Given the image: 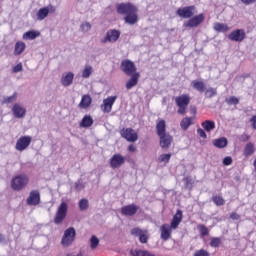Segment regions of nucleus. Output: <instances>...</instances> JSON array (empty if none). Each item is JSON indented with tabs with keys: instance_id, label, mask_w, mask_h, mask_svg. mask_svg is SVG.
<instances>
[{
	"instance_id": "nucleus-57",
	"label": "nucleus",
	"mask_w": 256,
	"mask_h": 256,
	"mask_svg": "<svg viewBox=\"0 0 256 256\" xmlns=\"http://www.w3.org/2000/svg\"><path fill=\"white\" fill-rule=\"evenodd\" d=\"M192 115H197V107L193 106L190 108Z\"/></svg>"
},
{
	"instance_id": "nucleus-5",
	"label": "nucleus",
	"mask_w": 256,
	"mask_h": 256,
	"mask_svg": "<svg viewBox=\"0 0 256 256\" xmlns=\"http://www.w3.org/2000/svg\"><path fill=\"white\" fill-rule=\"evenodd\" d=\"M69 207L67 205V202H61L60 206L58 207L55 217H54V223L55 225H61L63 221H65L67 217V211Z\"/></svg>"
},
{
	"instance_id": "nucleus-46",
	"label": "nucleus",
	"mask_w": 256,
	"mask_h": 256,
	"mask_svg": "<svg viewBox=\"0 0 256 256\" xmlns=\"http://www.w3.org/2000/svg\"><path fill=\"white\" fill-rule=\"evenodd\" d=\"M193 256H211V254L208 253L205 249L197 250Z\"/></svg>"
},
{
	"instance_id": "nucleus-22",
	"label": "nucleus",
	"mask_w": 256,
	"mask_h": 256,
	"mask_svg": "<svg viewBox=\"0 0 256 256\" xmlns=\"http://www.w3.org/2000/svg\"><path fill=\"white\" fill-rule=\"evenodd\" d=\"M255 144L253 142H248L243 149V156L247 159L251 157V155L255 154Z\"/></svg>"
},
{
	"instance_id": "nucleus-24",
	"label": "nucleus",
	"mask_w": 256,
	"mask_h": 256,
	"mask_svg": "<svg viewBox=\"0 0 256 256\" xmlns=\"http://www.w3.org/2000/svg\"><path fill=\"white\" fill-rule=\"evenodd\" d=\"M12 111L14 113V116L17 117V119H21L22 117H25V114L27 113V110H25V108L19 104H14Z\"/></svg>"
},
{
	"instance_id": "nucleus-33",
	"label": "nucleus",
	"mask_w": 256,
	"mask_h": 256,
	"mask_svg": "<svg viewBox=\"0 0 256 256\" xmlns=\"http://www.w3.org/2000/svg\"><path fill=\"white\" fill-rule=\"evenodd\" d=\"M201 126L204 130H206L207 133H210V131H213V129H215V122L213 120H206L201 123Z\"/></svg>"
},
{
	"instance_id": "nucleus-34",
	"label": "nucleus",
	"mask_w": 256,
	"mask_h": 256,
	"mask_svg": "<svg viewBox=\"0 0 256 256\" xmlns=\"http://www.w3.org/2000/svg\"><path fill=\"white\" fill-rule=\"evenodd\" d=\"M227 143V138L225 137H221L213 141L214 147H217L218 149H225Z\"/></svg>"
},
{
	"instance_id": "nucleus-43",
	"label": "nucleus",
	"mask_w": 256,
	"mask_h": 256,
	"mask_svg": "<svg viewBox=\"0 0 256 256\" xmlns=\"http://www.w3.org/2000/svg\"><path fill=\"white\" fill-rule=\"evenodd\" d=\"M130 233L134 237H140L144 233V231L139 227H135L130 231Z\"/></svg>"
},
{
	"instance_id": "nucleus-23",
	"label": "nucleus",
	"mask_w": 256,
	"mask_h": 256,
	"mask_svg": "<svg viewBox=\"0 0 256 256\" xmlns=\"http://www.w3.org/2000/svg\"><path fill=\"white\" fill-rule=\"evenodd\" d=\"M91 103H93V99L90 95H83L81 101L79 103L80 109H89L91 107Z\"/></svg>"
},
{
	"instance_id": "nucleus-39",
	"label": "nucleus",
	"mask_w": 256,
	"mask_h": 256,
	"mask_svg": "<svg viewBox=\"0 0 256 256\" xmlns=\"http://www.w3.org/2000/svg\"><path fill=\"white\" fill-rule=\"evenodd\" d=\"M158 161H159V163H169V161H171V153L161 154L158 157Z\"/></svg>"
},
{
	"instance_id": "nucleus-10",
	"label": "nucleus",
	"mask_w": 256,
	"mask_h": 256,
	"mask_svg": "<svg viewBox=\"0 0 256 256\" xmlns=\"http://www.w3.org/2000/svg\"><path fill=\"white\" fill-rule=\"evenodd\" d=\"M120 134L121 137H123V139H126V141H128L129 143H135V141L139 139L137 132H135V130H133L132 128H123L120 131Z\"/></svg>"
},
{
	"instance_id": "nucleus-12",
	"label": "nucleus",
	"mask_w": 256,
	"mask_h": 256,
	"mask_svg": "<svg viewBox=\"0 0 256 256\" xmlns=\"http://www.w3.org/2000/svg\"><path fill=\"white\" fill-rule=\"evenodd\" d=\"M125 161V156L121 154H114L109 160L110 167L111 169H119L125 165Z\"/></svg>"
},
{
	"instance_id": "nucleus-56",
	"label": "nucleus",
	"mask_w": 256,
	"mask_h": 256,
	"mask_svg": "<svg viewBox=\"0 0 256 256\" xmlns=\"http://www.w3.org/2000/svg\"><path fill=\"white\" fill-rule=\"evenodd\" d=\"M244 5H253V3H256V0H241Z\"/></svg>"
},
{
	"instance_id": "nucleus-44",
	"label": "nucleus",
	"mask_w": 256,
	"mask_h": 256,
	"mask_svg": "<svg viewBox=\"0 0 256 256\" xmlns=\"http://www.w3.org/2000/svg\"><path fill=\"white\" fill-rule=\"evenodd\" d=\"M80 29L84 33H87L89 31H91V24L89 22H84V23L81 24Z\"/></svg>"
},
{
	"instance_id": "nucleus-41",
	"label": "nucleus",
	"mask_w": 256,
	"mask_h": 256,
	"mask_svg": "<svg viewBox=\"0 0 256 256\" xmlns=\"http://www.w3.org/2000/svg\"><path fill=\"white\" fill-rule=\"evenodd\" d=\"M90 247H91V249H97V247H99V238H97V236L93 235L91 237Z\"/></svg>"
},
{
	"instance_id": "nucleus-26",
	"label": "nucleus",
	"mask_w": 256,
	"mask_h": 256,
	"mask_svg": "<svg viewBox=\"0 0 256 256\" xmlns=\"http://www.w3.org/2000/svg\"><path fill=\"white\" fill-rule=\"evenodd\" d=\"M94 123V120H93V117H91V115H85L80 124H79V127H82L84 129H87L89 127H91Z\"/></svg>"
},
{
	"instance_id": "nucleus-16",
	"label": "nucleus",
	"mask_w": 256,
	"mask_h": 256,
	"mask_svg": "<svg viewBox=\"0 0 256 256\" xmlns=\"http://www.w3.org/2000/svg\"><path fill=\"white\" fill-rule=\"evenodd\" d=\"M160 231H161V240L162 241H169V239L171 238V235L173 233V227H171V225L169 224H163L160 227Z\"/></svg>"
},
{
	"instance_id": "nucleus-4",
	"label": "nucleus",
	"mask_w": 256,
	"mask_h": 256,
	"mask_svg": "<svg viewBox=\"0 0 256 256\" xmlns=\"http://www.w3.org/2000/svg\"><path fill=\"white\" fill-rule=\"evenodd\" d=\"M175 103L178 107V115H185L187 113V107L191 103V97H189V94H182L175 98Z\"/></svg>"
},
{
	"instance_id": "nucleus-2",
	"label": "nucleus",
	"mask_w": 256,
	"mask_h": 256,
	"mask_svg": "<svg viewBox=\"0 0 256 256\" xmlns=\"http://www.w3.org/2000/svg\"><path fill=\"white\" fill-rule=\"evenodd\" d=\"M116 11L118 15L124 16V22L127 23V25H135L139 22V15L137 14L139 9H137V6L131 3L118 4Z\"/></svg>"
},
{
	"instance_id": "nucleus-13",
	"label": "nucleus",
	"mask_w": 256,
	"mask_h": 256,
	"mask_svg": "<svg viewBox=\"0 0 256 256\" xmlns=\"http://www.w3.org/2000/svg\"><path fill=\"white\" fill-rule=\"evenodd\" d=\"M31 141H33V138L31 136H21L15 145L16 151H25L29 145H31Z\"/></svg>"
},
{
	"instance_id": "nucleus-50",
	"label": "nucleus",
	"mask_w": 256,
	"mask_h": 256,
	"mask_svg": "<svg viewBox=\"0 0 256 256\" xmlns=\"http://www.w3.org/2000/svg\"><path fill=\"white\" fill-rule=\"evenodd\" d=\"M233 164V158L231 156H227L223 159V165L229 166Z\"/></svg>"
},
{
	"instance_id": "nucleus-32",
	"label": "nucleus",
	"mask_w": 256,
	"mask_h": 256,
	"mask_svg": "<svg viewBox=\"0 0 256 256\" xmlns=\"http://www.w3.org/2000/svg\"><path fill=\"white\" fill-rule=\"evenodd\" d=\"M49 7L40 8L37 12L38 21H43L49 15Z\"/></svg>"
},
{
	"instance_id": "nucleus-14",
	"label": "nucleus",
	"mask_w": 256,
	"mask_h": 256,
	"mask_svg": "<svg viewBox=\"0 0 256 256\" xmlns=\"http://www.w3.org/2000/svg\"><path fill=\"white\" fill-rule=\"evenodd\" d=\"M115 101H117V96H110L103 100V104L101 105V110L103 113H111L113 110V105H115Z\"/></svg>"
},
{
	"instance_id": "nucleus-48",
	"label": "nucleus",
	"mask_w": 256,
	"mask_h": 256,
	"mask_svg": "<svg viewBox=\"0 0 256 256\" xmlns=\"http://www.w3.org/2000/svg\"><path fill=\"white\" fill-rule=\"evenodd\" d=\"M228 105H239V98L231 96L227 101Z\"/></svg>"
},
{
	"instance_id": "nucleus-1",
	"label": "nucleus",
	"mask_w": 256,
	"mask_h": 256,
	"mask_svg": "<svg viewBox=\"0 0 256 256\" xmlns=\"http://www.w3.org/2000/svg\"><path fill=\"white\" fill-rule=\"evenodd\" d=\"M196 13L197 7L195 5L178 8L176 11V14L178 17H181V19H189L186 23H184V27H188L189 29L199 27V25L205 21V14L200 13L195 15Z\"/></svg>"
},
{
	"instance_id": "nucleus-36",
	"label": "nucleus",
	"mask_w": 256,
	"mask_h": 256,
	"mask_svg": "<svg viewBox=\"0 0 256 256\" xmlns=\"http://www.w3.org/2000/svg\"><path fill=\"white\" fill-rule=\"evenodd\" d=\"M78 207L80 211H87L89 209V200L87 198H83L79 201Z\"/></svg>"
},
{
	"instance_id": "nucleus-11",
	"label": "nucleus",
	"mask_w": 256,
	"mask_h": 256,
	"mask_svg": "<svg viewBox=\"0 0 256 256\" xmlns=\"http://www.w3.org/2000/svg\"><path fill=\"white\" fill-rule=\"evenodd\" d=\"M245 37H247V33H245L244 29L233 30L228 35V39L230 41H235L236 43H241V42L245 41Z\"/></svg>"
},
{
	"instance_id": "nucleus-37",
	"label": "nucleus",
	"mask_w": 256,
	"mask_h": 256,
	"mask_svg": "<svg viewBox=\"0 0 256 256\" xmlns=\"http://www.w3.org/2000/svg\"><path fill=\"white\" fill-rule=\"evenodd\" d=\"M93 73V67L86 66L84 70L82 71V77L83 79H89L91 77V74Z\"/></svg>"
},
{
	"instance_id": "nucleus-35",
	"label": "nucleus",
	"mask_w": 256,
	"mask_h": 256,
	"mask_svg": "<svg viewBox=\"0 0 256 256\" xmlns=\"http://www.w3.org/2000/svg\"><path fill=\"white\" fill-rule=\"evenodd\" d=\"M212 201L217 207H222V205H225V199L221 195L212 196Z\"/></svg>"
},
{
	"instance_id": "nucleus-45",
	"label": "nucleus",
	"mask_w": 256,
	"mask_h": 256,
	"mask_svg": "<svg viewBox=\"0 0 256 256\" xmlns=\"http://www.w3.org/2000/svg\"><path fill=\"white\" fill-rule=\"evenodd\" d=\"M16 100H17V92H14L12 96L4 98L3 103H13Z\"/></svg>"
},
{
	"instance_id": "nucleus-30",
	"label": "nucleus",
	"mask_w": 256,
	"mask_h": 256,
	"mask_svg": "<svg viewBox=\"0 0 256 256\" xmlns=\"http://www.w3.org/2000/svg\"><path fill=\"white\" fill-rule=\"evenodd\" d=\"M130 255L132 256H155V254L141 249H132L130 250Z\"/></svg>"
},
{
	"instance_id": "nucleus-8",
	"label": "nucleus",
	"mask_w": 256,
	"mask_h": 256,
	"mask_svg": "<svg viewBox=\"0 0 256 256\" xmlns=\"http://www.w3.org/2000/svg\"><path fill=\"white\" fill-rule=\"evenodd\" d=\"M121 37V31L117 29H111L106 33L104 39L101 40V43H117Z\"/></svg>"
},
{
	"instance_id": "nucleus-29",
	"label": "nucleus",
	"mask_w": 256,
	"mask_h": 256,
	"mask_svg": "<svg viewBox=\"0 0 256 256\" xmlns=\"http://www.w3.org/2000/svg\"><path fill=\"white\" fill-rule=\"evenodd\" d=\"M214 31H217V33H227L229 31V26L224 23L216 22L213 26Z\"/></svg>"
},
{
	"instance_id": "nucleus-38",
	"label": "nucleus",
	"mask_w": 256,
	"mask_h": 256,
	"mask_svg": "<svg viewBox=\"0 0 256 256\" xmlns=\"http://www.w3.org/2000/svg\"><path fill=\"white\" fill-rule=\"evenodd\" d=\"M198 231L201 237H207V235H209V228L203 224L198 225Z\"/></svg>"
},
{
	"instance_id": "nucleus-58",
	"label": "nucleus",
	"mask_w": 256,
	"mask_h": 256,
	"mask_svg": "<svg viewBox=\"0 0 256 256\" xmlns=\"http://www.w3.org/2000/svg\"><path fill=\"white\" fill-rule=\"evenodd\" d=\"M5 241V236L3 234H0V243H3Z\"/></svg>"
},
{
	"instance_id": "nucleus-19",
	"label": "nucleus",
	"mask_w": 256,
	"mask_h": 256,
	"mask_svg": "<svg viewBox=\"0 0 256 256\" xmlns=\"http://www.w3.org/2000/svg\"><path fill=\"white\" fill-rule=\"evenodd\" d=\"M73 79H75L73 72L65 73L62 75L61 84L63 87H69V85H73Z\"/></svg>"
},
{
	"instance_id": "nucleus-27",
	"label": "nucleus",
	"mask_w": 256,
	"mask_h": 256,
	"mask_svg": "<svg viewBox=\"0 0 256 256\" xmlns=\"http://www.w3.org/2000/svg\"><path fill=\"white\" fill-rule=\"evenodd\" d=\"M193 121H195V117H185L180 122V127L183 131H187L191 125H193Z\"/></svg>"
},
{
	"instance_id": "nucleus-47",
	"label": "nucleus",
	"mask_w": 256,
	"mask_h": 256,
	"mask_svg": "<svg viewBox=\"0 0 256 256\" xmlns=\"http://www.w3.org/2000/svg\"><path fill=\"white\" fill-rule=\"evenodd\" d=\"M140 243H147L149 241V236L147 235V231H144L143 234L139 236Z\"/></svg>"
},
{
	"instance_id": "nucleus-15",
	"label": "nucleus",
	"mask_w": 256,
	"mask_h": 256,
	"mask_svg": "<svg viewBox=\"0 0 256 256\" xmlns=\"http://www.w3.org/2000/svg\"><path fill=\"white\" fill-rule=\"evenodd\" d=\"M137 211H139V206L129 204L121 208V215H124L125 217H133V215H137Z\"/></svg>"
},
{
	"instance_id": "nucleus-59",
	"label": "nucleus",
	"mask_w": 256,
	"mask_h": 256,
	"mask_svg": "<svg viewBox=\"0 0 256 256\" xmlns=\"http://www.w3.org/2000/svg\"><path fill=\"white\" fill-rule=\"evenodd\" d=\"M50 11L55 12V8L53 6H50Z\"/></svg>"
},
{
	"instance_id": "nucleus-52",
	"label": "nucleus",
	"mask_w": 256,
	"mask_h": 256,
	"mask_svg": "<svg viewBox=\"0 0 256 256\" xmlns=\"http://www.w3.org/2000/svg\"><path fill=\"white\" fill-rule=\"evenodd\" d=\"M239 139L242 143H247L251 139V136L249 134H242Z\"/></svg>"
},
{
	"instance_id": "nucleus-18",
	"label": "nucleus",
	"mask_w": 256,
	"mask_h": 256,
	"mask_svg": "<svg viewBox=\"0 0 256 256\" xmlns=\"http://www.w3.org/2000/svg\"><path fill=\"white\" fill-rule=\"evenodd\" d=\"M160 138V147L162 149H169L171 147V143H173V136L169 134H164L162 136H159Z\"/></svg>"
},
{
	"instance_id": "nucleus-51",
	"label": "nucleus",
	"mask_w": 256,
	"mask_h": 256,
	"mask_svg": "<svg viewBox=\"0 0 256 256\" xmlns=\"http://www.w3.org/2000/svg\"><path fill=\"white\" fill-rule=\"evenodd\" d=\"M197 135H199V137H202V139H207V133H205V130L201 128L197 129Z\"/></svg>"
},
{
	"instance_id": "nucleus-40",
	"label": "nucleus",
	"mask_w": 256,
	"mask_h": 256,
	"mask_svg": "<svg viewBox=\"0 0 256 256\" xmlns=\"http://www.w3.org/2000/svg\"><path fill=\"white\" fill-rule=\"evenodd\" d=\"M221 243H222L221 238L213 237L210 240V247H214V248L220 247Z\"/></svg>"
},
{
	"instance_id": "nucleus-42",
	"label": "nucleus",
	"mask_w": 256,
	"mask_h": 256,
	"mask_svg": "<svg viewBox=\"0 0 256 256\" xmlns=\"http://www.w3.org/2000/svg\"><path fill=\"white\" fill-rule=\"evenodd\" d=\"M205 95H206V97L211 99V97H215V95H217V89H215V88H208L205 91Z\"/></svg>"
},
{
	"instance_id": "nucleus-21",
	"label": "nucleus",
	"mask_w": 256,
	"mask_h": 256,
	"mask_svg": "<svg viewBox=\"0 0 256 256\" xmlns=\"http://www.w3.org/2000/svg\"><path fill=\"white\" fill-rule=\"evenodd\" d=\"M156 133L158 137L162 135H167V124L165 120H159L156 124Z\"/></svg>"
},
{
	"instance_id": "nucleus-28",
	"label": "nucleus",
	"mask_w": 256,
	"mask_h": 256,
	"mask_svg": "<svg viewBox=\"0 0 256 256\" xmlns=\"http://www.w3.org/2000/svg\"><path fill=\"white\" fill-rule=\"evenodd\" d=\"M27 45L23 41H17L14 46V55L19 56L25 51Z\"/></svg>"
},
{
	"instance_id": "nucleus-25",
	"label": "nucleus",
	"mask_w": 256,
	"mask_h": 256,
	"mask_svg": "<svg viewBox=\"0 0 256 256\" xmlns=\"http://www.w3.org/2000/svg\"><path fill=\"white\" fill-rule=\"evenodd\" d=\"M40 36H41V32L35 31V30H30V31L25 32L23 34L22 38L25 41H33V39H37V37H40Z\"/></svg>"
},
{
	"instance_id": "nucleus-20",
	"label": "nucleus",
	"mask_w": 256,
	"mask_h": 256,
	"mask_svg": "<svg viewBox=\"0 0 256 256\" xmlns=\"http://www.w3.org/2000/svg\"><path fill=\"white\" fill-rule=\"evenodd\" d=\"M141 77L140 73H135L130 75V79L126 82V89H133L139 83V78Z\"/></svg>"
},
{
	"instance_id": "nucleus-31",
	"label": "nucleus",
	"mask_w": 256,
	"mask_h": 256,
	"mask_svg": "<svg viewBox=\"0 0 256 256\" xmlns=\"http://www.w3.org/2000/svg\"><path fill=\"white\" fill-rule=\"evenodd\" d=\"M193 89L199 91V93L205 92V82L199 80H193L191 83Z\"/></svg>"
},
{
	"instance_id": "nucleus-7",
	"label": "nucleus",
	"mask_w": 256,
	"mask_h": 256,
	"mask_svg": "<svg viewBox=\"0 0 256 256\" xmlns=\"http://www.w3.org/2000/svg\"><path fill=\"white\" fill-rule=\"evenodd\" d=\"M26 204L29 207H37V205L41 204V192L39 190H32L29 193V196L26 199Z\"/></svg>"
},
{
	"instance_id": "nucleus-55",
	"label": "nucleus",
	"mask_w": 256,
	"mask_h": 256,
	"mask_svg": "<svg viewBox=\"0 0 256 256\" xmlns=\"http://www.w3.org/2000/svg\"><path fill=\"white\" fill-rule=\"evenodd\" d=\"M128 151H129L130 153H135V152L137 151V147H136L135 145H133V144H130V145L128 146Z\"/></svg>"
},
{
	"instance_id": "nucleus-6",
	"label": "nucleus",
	"mask_w": 256,
	"mask_h": 256,
	"mask_svg": "<svg viewBox=\"0 0 256 256\" xmlns=\"http://www.w3.org/2000/svg\"><path fill=\"white\" fill-rule=\"evenodd\" d=\"M120 69L123 71L124 74L127 75V77H131V75H135L137 72V66H135V63L129 59L122 60L120 64Z\"/></svg>"
},
{
	"instance_id": "nucleus-49",
	"label": "nucleus",
	"mask_w": 256,
	"mask_h": 256,
	"mask_svg": "<svg viewBox=\"0 0 256 256\" xmlns=\"http://www.w3.org/2000/svg\"><path fill=\"white\" fill-rule=\"evenodd\" d=\"M12 71H13V73H19V72L23 71V64L18 63L16 66L13 67Z\"/></svg>"
},
{
	"instance_id": "nucleus-17",
	"label": "nucleus",
	"mask_w": 256,
	"mask_h": 256,
	"mask_svg": "<svg viewBox=\"0 0 256 256\" xmlns=\"http://www.w3.org/2000/svg\"><path fill=\"white\" fill-rule=\"evenodd\" d=\"M181 221H183V211L178 209L174 214L172 221L170 223L172 229H177V227L181 225Z\"/></svg>"
},
{
	"instance_id": "nucleus-53",
	"label": "nucleus",
	"mask_w": 256,
	"mask_h": 256,
	"mask_svg": "<svg viewBox=\"0 0 256 256\" xmlns=\"http://www.w3.org/2000/svg\"><path fill=\"white\" fill-rule=\"evenodd\" d=\"M230 217L234 220V221H239V219H241V216L239 214H237V212H232L230 214Z\"/></svg>"
},
{
	"instance_id": "nucleus-54",
	"label": "nucleus",
	"mask_w": 256,
	"mask_h": 256,
	"mask_svg": "<svg viewBox=\"0 0 256 256\" xmlns=\"http://www.w3.org/2000/svg\"><path fill=\"white\" fill-rule=\"evenodd\" d=\"M250 123L252 125V129L256 130V115L251 117Z\"/></svg>"
},
{
	"instance_id": "nucleus-3",
	"label": "nucleus",
	"mask_w": 256,
	"mask_h": 256,
	"mask_svg": "<svg viewBox=\"0 0 256 256\" xmlns=\"http://www.w3.org/2000/svg\"><path fill=\"white\" fill-rule=\"evenodd\" d=\"M29 185V176L27 174L15 175L10 182L12 191H23Z\"/></svg>"
},
{
	"instance_id": "nucleus-9",
	"label": "nucleus",
	"mask_w": 256,
	"mask_h": 256,
	"mask_svg": "<svg viewBox=\"0 0 256 256\" xmlns=\"http://www.w3.org/2000/svg\"><path fill=\"white\" fill-rule=\"evenodd\" d=\"M75 228L70 227L68 229L65 230L64 235L62 237V245L64 247H69V245H71V243H73L75 241Z\"/></svg>"
}]
</instances>
